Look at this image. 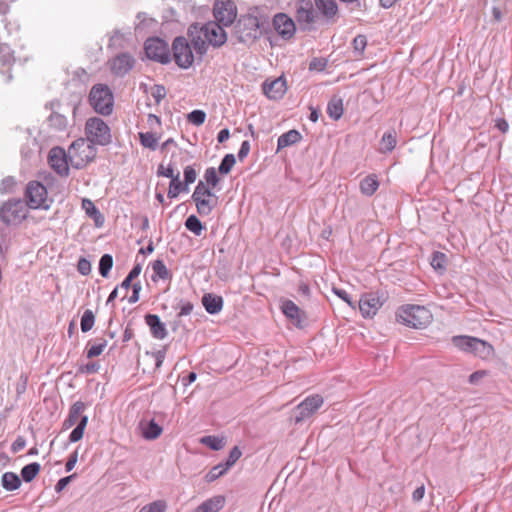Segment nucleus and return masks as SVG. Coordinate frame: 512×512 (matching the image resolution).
Segmentation results:
<instances>
[{
	"label": "nucleus",
	"mask_w": 512,
	"mask_h": 512,
	"mask_svg": "<svg viewBox=\"0 0 512 512\" xmlns=\"http://www.w3.org/2000/svg\"><path fill=\"white\" fill-rule=\"evenodd\" d=\"M269 23L251 14L241 15L233 28L232 36L238 43L252 45L267 32Z\"/></svg>",
	"instance_id": "f257e3e1"
},
{
	"label": "nucleus",
	"mask_w": 512,
	"mask_h": 512,
	"mask_svg": "<svg viewBox=\"0 0 512 512\" xmlns=\"http://www.w3.org/2000/svg\"><path fill=\"white\" fill-rule=\"evenodd\" d=\"M223 27L217 21H210L201 28L200 35L194 37V51L200 56V59L210 45L219 48L226 43L227 34Z\"/></svg>",
	"instance_id": "f03ea898"
},
{
	"label": "nucleus",
	"mask_w": 512,
	"mask_h": 512,
	"mask_svg": "<svg viewBox=\"0 0 512 512\" xmlns=\"http://www.w3.org/2000/svg\"><path fill=\"white\" fill-rule=\"evenodd\" d=\"M451 342L459 350L473 354L483 360H489L495 356L494 347L487 341L477 337L458 335L453 336Z\"/></svg>",
	"instance_id": "7ed1b4c3"
},
{
	"label": "nucleus",
	"mask_w": 512,
	"mask_h": 512,
	"mask_svg": "<svg viewBox=\"0 0 512 512\" xmlns=\"http://www.w3.org/2000/svg\"><path fill=\"white\" fill-rule=\"evenodd\" d=\"M396 319L408 327L423 329L432 321L431 312L424 306L404 305L396 312Z\"/></svg>",
	"instance_id": "20e7f679"
},
{
	"label": "nucleus",
	"mask_w": 512,
	"mask_h": 512,
	"mask_svg": "<svg viewBox=\"0 0 512 512\" xmlns=\"http://www.w3.org/2000/svg\"><path fill=\"white\" fill-rule=\"evenodd\" d=\"M89 103L96 113L103 116L110 115L114 106L111 89L105 84H95L89 93Z\"/></svg>",
	"instance_id": "39448f33"
},
{
	"label": "nucleus",
	"mask_w": 512,
	"mask_h": 512,
	"mask_svg": "<svg viewBox=\"0 0 512 512\" xmlns=\"http://www.w3.org/2000/svg\"><path fill=\"white\" fill-rule=\"evenodd\" d=\"M94 145L84 138L75 140L68 149L71 164L76 168H81L91 162L96 156Z\"/></svg>",
	"instance_id": "423d86ee"
},
{
	"label": "nucleus",
	"mask_w": 512,
	"mask_h": 512,
	"mask_svg": "<svg viewBox=\"0 0 512 512\" xmlns=\"http://www.w3.org/2000/svg\"><path fill=\"white\" fill-rule=\"evenodd\" d=\"M295 9V18L300 30L305 32L315 30V24L320 20V15L315 9L314 2L312 0H298Z\"/></svg>",
	"instance_id": "0eeeda50"
},
{
	"label": "nucleus",
	"mask_w": 512,
	"mask_h": 512,
	"mask_svg": "<svg viewBox=\"0 0 512 512\" xmlns=\"http://www.w3.org/2000/svg\"><path fill=\"white\" fill-rule=\"evenodd\" d=\"M85 134L87 136L86 139L92 144L105 146L112 140L109 126L99 117H91L87 119L85 124Z\"/></svg>",
	"instance_id": "6e6552de"
},
{
	"label": "nucleus",
	"mask_w": 512,
	"mask_h": 512,
	"mask_svg": "<svg viewBox=\"0 0 512 512\" xmlns=\"http://www.w3.org/2000/svg\"><path fill=\"white\" fill-rule=\"evenodd\" d=\"M26 204L31 209H44L50 207L47 188L39 181H30L25 189Z\"/></svg>",
	"instance_id": "1a4fd4ad"
},
{
	"label": "nucleus",
	"mask_w": 512,
	"mask_h": 512,
	"mask_svg": "<svg viewBox=\"0 0 512 512\" xmlns=\"http://www.w3.org/2000/svg\"><path fill=\"white\" fill-rule=\"evenodd\" d=\"M27 204L21 199L5 202L0 208V219L5 224H18L27 217Z\"/></svg>",
	"instance_id": "9d476101"
},
{
	"label": "nucleus",
	"mask_w": 512,
	"mask_h": 512,
	"mask_svg": "<svg viewBox=\"0 0 512 512\" xmlns=\"http://www.w3.org/2000/svg\"><path fill=\"white\" fill-rule=\"evenodd\" d=\"M194 203L199 215L205 216L209 215L217 205L218 197L211 192L203 181H199L194 189Z\"/></svg>",
	"instance_id": "9b49d317"
},
{
	"label": "nucleus",
	"mask_w": 512,
	"mask_h": 512,
	"mask_svg": "<svg viewBox=\"0 0 512 512\" xmlns=\"http://www.w3.org/2000/svg\"><path fill=\"white\" fill-rule=\"evenodd\" d=\"M387 300L384 292H368L358 301L359 309L364 318H372Z\"/></svg>",
	"instance_id": "f8f14e48"
},
{
	"label": "nucleus",
	"mask_w": 512,
	"mask_h": 512,
	"mask_svg": "<svg viewBox=\"0 0 512 512\" xmlns=\"http://www.w3.org/2000/svg\"><path fill=\"white\" fill-rule=\"evenodd\" d=\"M323 402V397L319 394L308 396L294 408L292 412L294 422L298 424L312 416L323 405Z\"/></svg>",
	"instance_id": "ddd939ff"
},
{
	"label": "nucleus",
	"mask_w": 512,
	"mask_h": 512,
	"mask_svg": "<svg viewBox=\"0 0 512 512\" xmlns=\"http://www.w3.org/2000/svg\"><path fill=\"white\" fill-rule=\"evenodd\" d=\"M215 21L230 26L237 17V7L232 0H216L213 6Z\"/></svg>",
	"instance_id": "4468645a"
},
{
	"label": "nucleus",
	"mask_w": 512,
	"mask_h": 512,
	"mask_svg": "<svg viewBox=\"0 0 512 512\" xmlns=\"http://www.w3.org/2000/svg\"><path fill=\"white\" fill-rule=\"evenodd\" d=\"M144 49L145 54L149 59L157 61L161 64H167L170 62L168 44L160 38L147 39Z\"/></svg>",
	"instance_id": "2eb2a0df"
},
{
	"label": "nucleus",
	"mask_w": 512,
	"mask_h": 512,
	"mask_svg": "<svg viewBox=\"0 0 512 512\" xmlns=\"http://www.w3.org/2000/svg\"><path fill=\"white\" fill-rule=\"evenodd\" d=\"M172 49L174 60L179 67L188 68L192 65V48L185 37L175 38Z\"/></svg>",
	"instance_id": "dca6fc26"
},
{
	"label": "nucleus",
	"mask_w": 512,
	"mask_h": 512,
	"mask_svg": "<svg viewBox=\"0 0 512 512\" xmlns=\"http://www.w3.org/2000/svg\"><path fill=\"white\" fill-rule=\"evenodd\" d=\"M177 314L173 321V330L188 332L191 321L192 303L190 301H180L176 307Z\"/></svg>",
	"instance_id": "f3484780"
},
{
	"label": "nucleus",
	"mask_w": 512,
	"mask_h": 512,
	"mask_svg": "<svg viewBox=\"0 0 512 512\" xmlns=\"http://www.w3.org/2000/svg\"><path fill=\"white\" fill-rule=\"evenodd\" d=\"M67 154L61 147H53L48 154V163L50 167L60 176H68L69 166Z\"/></svg>",
	"instance_id": "a211bd4d"
},
{
	"label": "nucleus",
	"mask_w": 512,
	"mask_h": 512,
	"mask_svg": "<svg viewBox=\"0 0 512 512\" xmlns=\"http://www.w3.org/2000/svg\"><path fill=\"white\" fill-rule=\"evenodd\" d=\"M283 314L297 328H304L307 324V315L292 300H283L281 304Z\"/></svg>",
	"instance_id": "6ab92c4d"
},
{
	"label": "nucleus",
	"mask_w": 512,
	"mask_h": 512,
	"mask_svg": "<svg viewBox=\"0 0 512 512\" xmlns=\"http://www.w3.org/2000/svg\"><path fill=\"white\" fill-rule=\"evenodd\" d=\"M179 171L176 172V176H173L170 181L168 197L175 198L182 191L188 190V185L192 183V166H187L184 169V182H182L179 178Z\"/></svg>",
	"instance_id": "aec40b11"
},
{
	"label": "nucleus",
	"mask_w": 512,
	"mask_h": 512,
	"mask_svg": "<svg viewBox=\"0 0 512 512\" xmlns=\"http://www.w3.org/2000/svg\"><path fill=\"white\" fill-rule=\"evenodd\" d=\"M273 27L284 39L291 38L296 30L294 21L284 13H278L274 16Z\"/></svg>",
	"instance_id": "412c9836"
},
{
	"label": "nucleus",
	"mask_w": 512,
	"mask_h": 512,
	"mask_svg": "<svg viewBox=\"0 0 512 512\" xmlns=\"http://www.w3.org/2000/svg\"><path fill=\"white\" fill-rule=\"evenodd\" d=\"M262 89L269 99H281L287 90L286 80L283 76L272 81L266 80L262 85Z\"/></svg>",
	"instance_id": "4be33fe9"
},
{
	"label": "nucleus",
	"mask_w": 512,
	"mask_h": 512,
	"mask_svg": "<svg viewBox=\"0 0 512 512\" xmlns=\"http://www.w3.org/2000/svg\"><path fill=\"white\" fill-rule=\"evenodd\" d=\"M320 18L327 23H335L338 14V5L335 0H313Z\"/></svg>",
	"instance_id": "5701e85b"
},
{
	"label": "nucleus",
	"mask_w": 512,
	"mask_h": 512,
	"mask_svg": "<svg viewBox=\"0 0 512 512\" xmlns=\"http://www.w3.org/2000/svg\"><path fill=\"white\" fill-rule=\"evenodd\" d=\"M139 429L141 431V435L146 440H155L157 439L163 431L162 426L158 423L154 418L144 417L139 422Z\"/></svg>",
	"instance_id": "b1692460"
},
{
	"label": "nucleus",
	"mask_w": 512,
	"mask_h": 512,
	"mask_svg": "<svg viewBox=\"0 0 512 512\" xmlns=\"http://www.w3.org/2000/svg\"><path fill=\"white\" fill-rule=\"evenodd\" d=\"M134 62L131 55L122 53L112 60L111 69L114 74L122 76L132 69Z\"/></svg>",
	"instance_id": "393cba45"
},
{
	"label": "nucleus",
	"mask_w": 512,
	"mask_h": 512,
	"mask_svg": "<svg viewBox=\"0 0 512 512\" xmlns=\"http://www.w3.org/2000/svg\"><path fill=\"white\" fill-rule=\"evenodd\" d=\"M145 322L148 325L152 336L156 339L162 340L167 336V329L165 324L160 320V317L155 314H147Z\"/></svg>",
	"instance_id": "a878e982"
},
{
	"label": "nucleus",
	"mask_w": 512,
	"mask_h": 512,
	"mask_svg": "<svg viewBox=\"0 0 512 512\" xmlns=\"http://www.w3.org/2000/svg\"><path fill=\"white\" fill-rule=\"evenodd\" d=\"M202 305L211 314H218L223 308V298L214 293H206L202 297Z\"/></svg>",
	"instance_id": "bb28decb"
},
{
	"label": "nucleus",
	"mask_w": 512,
	"mask_h": 512,
	"mask_svg": "<svg viewBox=\"0 0 512 512\" xmlns=\"http://www.w3.org/2000/svg\"><path fill=\"white\" fill-rule=\"evenodd\" d=\"M84 410H85V404L82 401L75 402L71 406V408L69 410V414L63 422V428L69 429L72 426H74L75 424H77L79 422V420L81 419V417L84 416V415H82Z\"/></svg>",
	"instance_id": "cd10ccee"
},
{
	"label": "nucleus",
	"mask_w": 512,
	"mask_h": 512,
	"mask_svg": "<svg viewBox=\"0 0 512 512\" xmlns=\"http://www.w3.org/2000/svg\"><path fill=\"white\" fill-rule=\"evenodd\" d=\"M225 504V498L221 495L207 499L199 505L195 512H218Z\"/></svg>",
	"instance_id": "c85d7f7f"
},
{
	"label": "nucleus",
	"mask_w": 512,
	"mask_h": 512,
	"mask_svg": "<svg viewBox=\"0 0 512 512\" xmlns=\"http://www.w3.org/2000/svg\"><path fill=\"white\" fill-rule=\"evenodd\" d=\"M397 144V133L394 129L386 131L381 140L379 152L382 154L390 153L394 150Z\"/></svg>",
	"instance_id": "c756f323"
},
{
	"label": "nucleus",
	"mask_w": 512,
	"mask_h": 512,
	"mask_svg": "<svg viewBox=\"0 0 512 512\" xmlns=\"http://www.w3.org/2000/svg\"><path fill=\"white\" fill-rule=\"evenodd\" d=\"M379 188V181L375 174H370L360 181V191L365 196H372Z\"/></svg>",
	"instance_id": "7c9ffc66"
},
{
	"label": "nucleus",
	"mask_w": 512,
	"mask_h": 512,
	"mask_svg": "<svg viewBox=\"0 0 512 512\" xmlns=\"http://www.w3.org/2000/svg\"><path fill=\"white\" fill-rule=\"evenodd\" d=\"M301 139H302V136L299 131H297L295 129L289 130L288 132L282 134L278 138L277 150L279 151L283 148L294 145V144L298 143Z\"/></svg>",
	"instance_id": "2f4dec72"
},
{
	"label": "nucleus",
	"mask_w": 512,
	"mask_h": 512,
	"mask_svg": "<svg viewBox=\"0 0 512 512\" xmlns=\"http://www.w3.org/2000/svg\"><path fill=\"white\" fill-rule=\"evenodd\" d=\"M199 442L213 451H219L226 445V438L224 436L207 435L199 439Z\"/></svg>",
	"instance_id": "473e14b6"
},
{
	"label": "nucleus",
	"mask_w": 512,
	"mask_h": 512,
	"mask_svg": "<svg viewBox=\"0 0 512 512\" xmlns=\"http://www.w3.org/2000/svg\"><path fill=\"white\" fill-rule=\"evenodd\" d=\"M82 208L85 210L86 214L94 220L97 226H101L103 224L104 218L97 207L90 199L82 200Z\"/></svg>",
	"instance_id": "72a5a7b5"
},
{
	"label": "nucleus",
	"mask_w": 512,
	"mask_h": 512,
	"mask_svg": "<svg viewBox=\"0 0 512 512\" xmlns=\"http://www.w3.org/2000/svg\"><path fill=\"white\" fill-rule=\"evenodd\" d=\"M327 114L333 120H339L343 115V100L333 97L327 105Z\"/></svg>",
	"instance_id": "f704fd0d"
},
{
	"label": "nucleus",
	"mask_w": 512,
	"mask_h": 512,
	"mask_svg": "<svg viewBox=\"0 0 512 512\" xmlns=\"http://www.w3.org/2000/svg\"><path fill=\"white\" fill-rule=\"evenodd\" d=\"M2 486L7 491H14L18 489L21 485V480L19 476L14 472H5L2 475Z\"/></svg>",
	"instance_id": "c9c22d12"
},
{
	"label": "nucleus",
	"mask_w": 512,
	"mask_h": 512,
	"mask_svg": "<svg viewBox=\"0 0 512 512\" xmlns=\"http://www.w3.org/2000/svg\"><path fill=\"white\" fill-rule=\"evenodd\" d=\"M49 126L57 131H64L68 126L67 118L57 112H53L48 118Z\"/></svg>",
	"instance_id": "e433bc0d"
},
{
	"label": "nucleus",
	"mask_w": 512,
	"mask_h": 512,
	"mask_svg": "<svg viewBox=\"0 0 512 512\" xmlns=\"http://www.w3.org/2000/svg\"><path fill=\"white\" fill-rule=\"evenodd\" d=\"M229 471L228 468L221 462L215 466H213L207 474L204 476L205 482L211 483L221 476L225 475Z\"/></svg>",
	"instance_id": "4c0bfd02"
},
{
	"label": "nucleus",
	"mask_w": 512,
	"mask_h": 512,
	"mask_svg": "<svg viewBox=\"0 0 512 512\" xmlns=\"http://www.w3.org/2000/svg\"><path fill=\"white\" fill-rule=\"evenodd\" d=\"M41 466L37 462L30 463L21 469V477L25 482H31L39 473Z\"/></svg>",
	"instance_id": "58836bf2"
},
{
	"label": "nucleus",
	"mask_w": 512,
	"mask_h": 512,
	"mask_svg": "<svg viewBox=\"0 0 512 512\" xmlns=\"http://www.w3.org/2000/svg\"><path fill=\"white\" fill-rule=\"evenodd\" d=\"M15 61L14 52L7 44L0 43V64L10 67Z\"/></svg>",
	"instance_id": "ea45409f"
},
{
	"label": "nucleus",
	"mask_w": 512,
	"mask_h": 512,
	"mask_svg": "<svg viewBox=\"0 0 512 512\" xmlns=\"http://www.w3.org/2000/svg\"><path fill=\"white\" fill-rule=\"evenodd\" d=\"M87 423H88V417L87 416L81 417V419L77 423L76 427L72 430V432L69 435L70 442L74 443V442H78L79 440L82 439L84 430L87 426Z\"/></svg>",
	"instance_id": "a19ab883"
},
{
	"label": "nucleus",
	"mask_w": 512,
	"mask_h": 512,
	"mask_svg": "<svg viewBox=\"0 0 512 512\" xmlns=\"http://www.w3.org/2000/svg\"><path fill=\"white\" fill-rule=\"evenodd\" d=\"M139 136L140 142L144 147L150 148L152 150H155L157 148L159 137H157L156 133L145 132L140 133Z\"/></svg>",
	"instance_id": "79ce46f5"
},
{
	"label": "nucleus",
	"mask_w": 512,
	"mask_h": 512,
	"mask_svg": "<svg viewBox=\"0 0 512 512\" xmlns=\"http://www.w3.org/2000/svg\"><path fill=\"white\" fill-rule=\"evenodd\" d=\"M113 266V257L110 254H104L99 260V273L102 277L107 278Z\"/></svg>",
	"instance_id": "37998d69"
},
{
	"label": "nucleus",
	"mask_w": 512,
	"mask_h": 512,
	"mask_svg": "<svg viewBox=\"0 0 512 512\" xmlns=\"http://www.w3.org/2000/svg\"><path fill=\"white\" fill-rule=\"evenodd\" d=\"M95 322V316L92 310L87 309L84 311L82 317H81V331L83 333H86L90 331L94 325Z\"/></svg>",
	"instance_id": "c03bdc74"
},
{
	"label": "nucleus",
	"mask_w": 512,
	"mask_h": 512,
	"mask_svg": "<svg viewBox=\"0 0 512 512\" xmlns=\"http://www.w3.org/2000/svg\"><path fill=\"white\" fill-rule=\"evenodd\" d=\"M235 163V156L233 154H226L218 167L219 173L222 175L228 174L231 171L232 167L235 165Z\"/></svg>",
	"instance_id": "a18cd8bd"
},
{
	"label": "nucleus",
	"mask_w": 512,
	"mask_h": 512,
	"mask_svg": "<svg viewBox=\"0 0 512 512\" xmlns=\"http://www.w3.org/2000/svg\"><path fill=\"white\" fill-rule=\"evenodd\" d=\"M446 255L442 252L435 251L432 254L431 258V266L437 270V271H444L445 270V263H446Z\"/></svg>",
	"instance_id": "49530a36"
},
{
	"label": "nucleus",
	"mask_w": 512,
	"mask_h": 512,
	"mask_svg": "<svg viewBox=\"0 0 512 512\" xmlns=\"http://www.w3.org/2000/svg\"><path fill=\"white\" fill-rule=\"evenodd\" d=\"M352 46H353L355 55L362 56L364 53V50L367 46L366 36L362 35V34L357 35L352 41Z\"/></svg>",
	"instance_id": "de8ad7c7"
},
{
	"label": "nucleus",
	"mask_w": 512,
	"mask_h": 512,
	"mask_svg": "<svg viewBox=\"0 0 512 512\" xmlns=\"http://www.w3.org/2000/svg\"><path fill=\"white\" fill-rule=\"evenodd\" d=\"M204 179L206 181V186L210 189V187L214 188L220 181V178L217 175L216 169L214 167H209L206 169L204 174Z\"/></svg>",
	"instance_id": "09e8293b"
},
{
	"label": "nucleus",
	"mask_w": 512,
	"mask_h": 512,
	"mask_svg": "<svg viewBox=\"0 0 512 512\" xmlns=\"http://www.w3.org/2000/svg\"><path fill=\"white\" fill-rule=\"evenodd\" d=\"M241 456H242L241 449L238 446H234L230 450L226 461L222 462V463L226 466V468L230 469L231 467H233L235 465V463L240 459Z\"/></svg>",
	"instance_id": "8fccbe9b"
},
{
	"label": "nucleus",
	"mask_w": 512,
	"mask_h": 512,
	"mask_svg": "<svg viewBox=\"0 0 512 512\" xmlns=\"http://www.w3.org/2000/svg\"><path fill=\"white\" fill-rule=\"evenodd\" d=\"M153 272L160 279H167L169 277V271L162 260H156L152 265Z\"/></svg>",
	"instance_id": "3c124183"
},
{
	"label": "nucleus",
	"mask_w": 512,
	"mask_h": 512,
	"mask_svg": "<svg viewBox=\"0 0 512 512\" xmlns=\"http://www.w3.org/2000/svg\"><path fill=\"white\" fill-rule=\"evenodd\" d=\"M166 503L162 500L154 501L149 505L144 506L139 512H165Z\"/></svg>",
	"instance_id": "603ef678"
},
{
	"label": "nucleus",
	"mask_w": 512,
	"mask_h": 512,
	"mask_svg": "<svg viewBox=\"0 0 512 512\" xmlns=\"http://www.w3.org/2000/svg\"><path fill=\"white\" fill-rule=\"evenodd\" d=\"M100 369V364L97 362H90L79 367L78 372L81 374H94Z\"/></svg>",
	"instance_id": "864d4df0"
},
{
	"label": "nucleus",
	"mask_w": 512,
	"mask_h": 512,
	"mask_svg": "<svg viewBox=\"0 0 512 512\" xmlns=\"http://www.w3.org/2000/svg\"><path fill=\"white\" fill-rule=\"evenodd\" d=\"M77 270L80 274L86 276L91 272V263L88 259L81 257L77 263Z\"/></svg>",
	"instance_id": "5fc2aeb1"
},
{
	"label": "nucleus",
	"mask_w": 512,
	"mask_h": 512,
	"mask_svg": "<svg viewBox=\"0 0 512 512\" xmlns=\"http://www.w3.org/2000/svg\"><path fill=\"white\" fill-rule=\"evenodd\" d=\"M151 95L158 104L166 96V89L162 85H154L151 89Z\"/></svg>",
	"instance_id": "6e6d98bb"
},
{
	"label": "nucleus",
	"mask_w": 512,
	"mask_h": 512,
	"mask_svg": "<svg viewBox=\"0 0 512 512\" xmlns=\"http://www.w3.org/2000/svg\"><path fill=\"white\" fill-rule=\"evenodd\" d=\"M340 1L349 5L350 11H354V10L366 11L367 10L366 3L362 2L361 0H340Z\"/></svg>",
	"instance_id": "4d7b16f0"
},
{
	"label": "nucleus",
	"mask_w": 512,
	"mask_h": 512,
	"mask_svg": "<svg viewBox=\"0 0 512 512\" xmlns=\"http://www.w3.org/2000/svg\"><path fill=\"white\" fill-rule=\"evenodd\" d=\"M333 292L341 298L343 301H345L350 307H355V302L352 301L351 296L343 289L340 288H333Z\"/></svg>",
	"instance_id": "13d9d810"
},
{
	"label": "nucleus",
	"mask_w": 512,
	"mask_h": 512,
	"mask_svg": "<svg viewBox=\"0 0 512 512\" xmlns=\"http://www.w3.org/2000/svg\"><path fill=\"white\" fill-rule=\"evenodd\" d=\"M192 372H187L183 376L180 377L176 389H179L180 387H183V392H185L186 388L189 386L190 383H192Z\"/></svg>",
	"instance_id": "bf43d9fd"
},
{
	"label": "nucleus",
	"mask_w": 512,
	"mask_h": 512,
	"mask_svg": "<svg viewBox=\"0 0 512 512\" xmlns=\"http://www.w3.org/2000/svg\"><path fill=\"white\" fill-rule=\"evenodd\" d=\"M157 173L159 176H165L170 179L173 176H176L175 170L171 165L164 166L163 164H160Z\"/></svg>",
	"instance_id": "052dcab7"
},
{
	"label": "nucleus",
	"mask_w": 512,
	"mask_h": 512,
	"mask_svg": "<svg viewBox=\"0 0 512 512\" xmlns=\"http://www.w3.org/2000/svg\"><path fill=\"white\" fill-rule=\"evenodd\" d=\"M103 351H104V349L99 344H97L95 342L89 348H87L86 356H87V358L91 359V358L99 356L100 354H102Z\"/></svg>",
	"instance_id": "680f3d73"
},
{
	"label": "nucleus",
	"mask_w": 512,
	"mask_h": 512,
	"mask_svg": "<svg viewBox=\"0 0 512 512\" xmlns=\"http://www.w3.org/2000/svg\"><path fill=\"white\" fill-rule=\"evenodd\" d=\"M249 152H250V143H249V141L245 140L242 142L241 147L238 151V159L240 161H243L247 157Z\"/></svg>",
	"instance_id": "e2e57ef3"
},
{
	"label": "nucleus",
	"mask_w": 512,
	"mask_h": 512,
	"mask_svg": "<svg viewBox=\"0 0 512 512\" xmlns=\"http://www.w3.org/2000/svg\"><path fill=\"white\" fill-rule=\"evenodd\" d=\"M26 446V440L22 436H18L11 445L12 452L16 453L21 451Z\"/></svg>",
	"instance_id": "0e129e2a"
},
{
	"label": "nucleus",
	"mask_w": 512,
	"mask_h": 512,
	"mask_svg": "<svg viewBox=\"0 0 512 512\" xmlns=\"http://www.w3.org/2000/svg\"><path fill=\"white\" fill-rule=\"evenodd\" d=\"M14 185H15L14 178L11 176H8L2 180L0 190H1V192L10 191Z\"/></svg>",
	"instance_id": "69168bd1"
},
{
	"label": "nucleus",
	"mask_w": 512,
	"mask_h": 512,
	"mask_svg": "<svg viewBox=\"0 0 512 512\" xmlns=\"http://www.w3.org/2000/svg\"><path fill=\"white\" fill-rule=\"evenodd\" d=\"M487 374V372L485 370H478V371H475L473 372L470 376H469V379H468V382L470 384H477L485 375Z\"/></svg>",
	"instance_id": "338daca9"
},
{
	"label": "nucleus",
	"mask_w": 512,
	"mask_h": 512,
	"mask_svg": "<svg viewBox=\"0 0 512 512\" xmlns=\"http://www.w3.org/2000/svg\"><path fill=\"white\" fill-rule=\"evenodd\" d=\"M77 461H78V452L74 451L73 453L70 454V456L66 462V465H65L66 471L70 472L75 467Z\"/></svg>",
	"instance_id": "774afa93"
}]
</instances>
